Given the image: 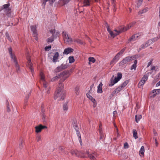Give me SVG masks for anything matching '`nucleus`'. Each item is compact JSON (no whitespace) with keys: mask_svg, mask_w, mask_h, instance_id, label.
<instances>
[{"mask_svg":"<svg viewBox=\"0 0 160 160\" xmlns=\"http://www.w3.org/2000/svg\"><path fill=\"white\" fill-rule=\"evenodd\" d=\"M160 85V81L157 83L156 86L158 87Z\"/></svg>","mask_w":160,"mask_h":160,"instance_id":"obj_61","label":"nucleus"},{"mask_svg":"<svg viewBox=\"0 0 160 160\" xmlns=\"http://www.w3.org/2000/svg\"><path fill=\"white\" fill-rule=\"evenodd\" d=\"M29 98V96H27L25 98L24 100V106H26L27 104V102L28 101V99Z\"/></svg>","mask_w":160,"mask_h":160,"instance_id":"obj_48","label":"nucleus"},{"mask_svg":"<svg viewBox=\"0 0 160 160\" xmlns=\"http://www.w3.org/2000/svg\"><path fill=\"white\" fill-rule=\"evenodd\" d=\"M40 82L41 84H42L43 86L45 88V90H47V93H49V91H50V88L47 83L45 81V79L44 75L43 73L41 72L40 74Z\"/></svg>","mask_w":160,"mask_h":160,"instance_id":"obj_3","label":"nucleus"},{"mask_svg":"<svg viewBox=\"0 0 160 160\" xmlns=\"http://www.w3.org/2000/svg\"><path fill=\"white\" fill-rule=\"evenodd\" d=\"M155 69V67L154 66H152L151 68L152 70H154Z\"/></svg>","mask_w":160,"mask_h":160,"instance_id":"obj_62","label":"nucleus"},{"mask_svg":"<svg viewBox=\"0 0 160 160\" xmlns=\"http://www.w3.org/2000/svg\"><path fill=\"white\" fill-rule=\"evenodd\" d=\"M152 63V61H150L149 62H148V67Z\"/></svg>","mask_w":160,"mask_h":160,"instance_id":"obj_63","label":"nucleus"},{"mask_svg":"<svg viewBox=\"0 0 160 160\" xmlns=\"http://www.w3.org/2000/svg\"><path fill=\"white\" fill-rule=\"evenodd\" d=\"M128 81H126L124 82L120 86L123 88L128 84Z\"/></svg>","mask_w":160,"mask_h":160,"instance_id":"obj_45","label":"nucleus"},{"mask_svg":"<svg viewBox=\"0 0 160 160\" xmlns=\"http://www.w3.org/2000/svg\"><path fill=\"white\" fill-rule=\"evenodd\" d=\"M117 113V111H115L113 112V116H114Z\"/></svg>","mask_w":160,"mask_h":160,"instance_id":"obj_64","label":"nucleus"},{"mask_svg":"<svg viewBox=\"0 0 160 160\" xmlns=\"http://www.w3.org/2000/svg\"><path fill=\"white\" fill-rule=\"evenodd\" d=\"M102 84L101 82L98 86V90L97 92L98 93H102Z\"/></svg>","mask_w":160,"mask_h":160,"instance_id":"obj_22","label":"nucleus"},{"mask_svg":"<svg viewBox=\"0 0 160 160\" xmlns=\"http://www.w3.org/2000/svg\"><path fill=\"white\" fill-rule=\"evenodd\" d=\"M148 10V8H145L142 10H140L138 12V14L140 15L143 13H144L146 12Z\"/></svg>","mask_w":160,"mask_h":160,"instance_id":"obj_24","label":"nucleus"},{"mask_svg":"<svg viewBox=\"0 0 160 160\" xmlns=\"http://www.w3.org/2000/svg\"><path fill=\"white\" fill-rule=\"evenodd\" d=\"M112 3L113 8V10L114 11H116V9L115 8V1L114 0H112Z\"/></svg>","mask_w":160,"mask_h":160,"instance_id":"obj_44","label":"nucleus"},{"mask_svg":"<svg viewBox=\"0 0 160 160\" xmlns=\"http://www.w3.org/2000/svg\"><path fill=\"white\" fill-rule=\"evenodd\" d=\"M9 53L10 54V57L14 63L17 62L16 60V58L14 54H13L12 52V50L11 48L9 49Z\"/></svg>","mask_w":160,"mask_h":160,"instance_id":"obj_11","label":"nucleus"},{"mask_svg":"<svg viewBox=\"0 0 160 160\" xmlns=\"http://www.w3.org/2000/svg\"><path fill=\"white\" fill-rule=\"evenodd\" d=\"M140 37V35L138 33H137L132 35L129 39L130 42L134 41L138 39Z\"/></svg>","mask_w":160,"mask_h":160,"instance_id":"obj_15","label":"nucleus"},{"mask_svg":"<svg viewBox=\"0 0 160 160\" xmlns=\"http://www.w3.org/2000/svg\"><path fill=\"white\" fill-rule=\"evenodd\" d=\"M23 142V140L22 139H20V142L19 144V148L20 149H22L23 147L22 143Z\"/></svg>","mask_w":160,"mask_h":160,"instance_id":"obj_42","label":"nucleus"},{"mask_svg":"<svg viewBox=\"0 0 160 160\" xmlns=\"http://www.w3.org/2000/svg\"><path fill=\"white\" fill-rule=\"evenodd\" d=\"M135 58L136 57L134 56L126 57L119 63V66H121L128 62H130L134 60Z\"/></svg>","mask_w":160,"mask_h":160,"instance_id":"obj_5","label":"nucleus"},{"mask_svg":"<svg viewBox=\"0 0 160 160\" xmlns=\"http://www.w3.org/2000/svg\"><path fill=\"white\" fill-rule=\"evenodd\" d=\"M152 93H153V94H155L156 92V89H154L152 91Z\"/></svg>","mask_w":160,"mask_h":160,"instance_id":"obj_60","label":"nucleus"},{"mask_svg":"<svg viewBox=\"0 0 160 160\" xmlns=\"http://www.w3.org/2000/svg\"><path fill=\"white\" fill-rule=\"evenodd\" d=\"M145 152L144 148L143 146H142L140 149V150L139 151V154L140 155L141 157L142 155H143L144 154V153Z\"/></svg>","mask_w":160,"mask_h":160,"instance_id":"obj_26","label":"nucleus"},{"mask_svg":"<svg viewBox=\"0 0 160 160\" xmlns=\"http://www.w3.org/2000/svg\"><path fill=\"white\" fill-rule=\"evenodd\" d=\"M156 92L155 94H153L152 95V96H151V97H152V98H154V97H155L156 96V95L157 94H159L160 93V89H156Z\"/></svg>","mask_w":160,"mask_h":160,"instance_id":"obj_38","label":"nucleus"},{"mask_svg":"<svg viewBox=\"0 0 160 160\" xmlns=\"http://www.w3.org/2000/svg\"><path fill=\"white\" fill-rule=\"evenodd\" d=\"M123 88L120 86L117 88L112 92L113 94H115L118 93L121 91Z\"/></svg>","mask_w":160,"mask_h":160,"instance_id":"obj_23","label":"nucleus"},{"mask_svg":"<svg viewBox=\"0 0 160 160\" xmlns=\"http://www.w3.org/2000/svg\"><path fill=\"white\" fill-rule=\"evenodd\" d=\"M63 1L65 3H67L69 2L70 0H63Z\"/></svg>","mask_w":160,"mask_h":160,"instance_id":"obj_59","label":"nucleus"},{"mask_svg":"<svg viewBox=\"0 0 160 160\" xmlns=\"http://www.w3.org/2000/svg\"><path fill=\"white\" fill-rule=\"evenodd\" d=\"M122 77V74L121 73L118 72L117 73V76L115 77L114 80L117 83L121 79Z\"/></svg>","mask_w":160,"mask_h":160,"instance_id":"obj_20","label":"nucleus"},{"mask_svg":"<svg viewBox=\"0 0 160 160\" xmlns=\"http://www.w3.org/2000/svg\"><path fill=\"white\" fill-rule=\"evenodd\" d=\"M133 136L135 139H136L138 138V133L137 131L135 129H133L132 131Z\"/></svg>","mask_w":160,"mask_h":160,"instance_id":"obj_27","label":"nucleus"},{"mask_svg":"<svg viewBox=\"0 0 160 160\" xmlns=\"http://www.w3.org/2000/svg\"><path fill=\"white\" fill-rule=\"evenodd\" d=\"M42 119L43 122H46L47 119V117L46 116L44 113H43L42 114Z\"/></svg>","mask_w":160,"mask_h":160,"instance_id":"obj_41","label":"nucleus"},{"mask_svg":"<svg viewBox=\"0 0 160 160\" xmlns=\"http://www.w3.org/2000/svg\"><path fill=\"white\" fill-rule=\"evenodd\" d=\"M90 5L89 0H84L83 1V6H87Z\"/></svg>","mask_w":160,"mask_h":160,"instance_id":"obj_30","label":"nucleus"},{"mask_svg":"<svg viewBox=\"0 0 160 160\" xmlns=\"http://www.w3.org/2000/svg\"><path fill=\"white\" fill-rule=\"evenodd\" d=\"M31 29L32 32V35L33 36L35 37V39L37 40H38V34L36 30V26H31L30 27Z\"/></svg>","mask_w":160,"mask_h":160,"instance_id":"obj_9","label":"nucleus"},{"mask_svg":"<svg viewBox=\"0 0 160 160\" xmlns=\"http://www.w3.org/2000/svg\"><path fill=\"white\" fill-rule=\"evenodd\" d=\"M27 59L28 61V67L30 71L32 72V74H33V73L34 72V70L32 67V64L31 62L30 57L28 56L27 58Z\"/></svg>","mask_w":160,"mask_h":160,"instance_id":"obj_10","label":"nucleus"},{"mask_svg":"<svg viewBox=\"0 0 160 160\" xmlns=\"http://www.w3.org/2000/svg\"><path fill=\"white\" fill-rule=\"evenodd\" d=\"M68 60L69 61V62L70 63H72L73 62L75 61L73 57L72 56L69 57L68 58Z\"/></svg>","mask_w":160,"mask_h":160,"instance_id":"obj_35","label":"nucleus"},{"mask_svg":"<svg viewBox=\"0 0 160 160\" xmlns=\"http://www.w3.org/2000/svg\"><path fill=\"white\" fill-rule=\"evenodd\" d=\"M138 62V61L137 60H135L134 62V63L132 65L131 68V70H132L133 69L135 70L137 67V64Z\"/></svg>","mask_w":160,"mask_h":160,"instance_id":"obj_25","label":"nucleus"},{"mask_svg":"<svg viewBox=\"0 0 160 160\" xmlns=\"http://www.w3.org/2000/svg\"><path fill=\"white\" fill-rule=\"evenodd\" d=\"M147 42L148 44V46H149L153 43V41L152 40L150 39L147 41Z\"/></svg>","mask_w":160,"mask_h":160,"instance_id":"obj_52","label":"nucleus"},{"mask_svg":"<svg viewBox=\"0 0 160 160\" xmlns=\"http://www.w3.org/2000/svg\"><path fill=\"white\" fill-rule=\"evenodd\" d=\"M148 44L146 42L145 43L142 45L140 46V47L139 48V49L140 50L142 49H143L145 48L148 47Z\"/></svg>","mask_w":160,"mask_h":160,"instance_id":"obj_29","label":"nucleus"},{"mask_svg":"<svg viewBox=\"0 0 160 160\" xmlns=\"http://www.w3.org/2000/svg\"><path fill=\"white\" fill-rule=\"evenodd\" d=\"M99 133L101 136V138H102L104 137V135L102 131V130L101 129H99Z\"/></svg>","mask_w":160,"mask_h":160,"instance_id":"obj_54","label":"nucleus"},{"mask_svg":"<svg viewBox=\"0 0 160 160\" xmlns=\"http://www.w3.org/2000/svg\"><path fill=\"white\" fill-rule=\"evenodd\" d=\"M63 86L64 85L62 83H59L54 93V98L55 99H58V100L64 99L65 92L63 89Z\"/></svg>","mask_w":160,"mask_h":160,"instance_id":"obj_2","label":"nucleus"},{"mask_svg":"<svg viewBox=\"0 0 160 160\" xmlns=\"http://www.w3.org/2000/svg\"><path fill=\"white\" fill-rule=\"evenodd\" d=\"M15 66L17 72L20 71V67L19 65L18 64V62L15 63Z\"/></svg>","mask_w":160,"mask_h":160,"instance_id":"obj_37","label":"nucleus"},{"mask_svg":"<svg viewBox=\"0 0 160 160\" xmlns=\"http://www.w3.org/2000/svg\"><path fill=\"white\" fill-rule=\"evenodd\" d=\"M73 49L71 48H65L63 52L64 54H68L70 52H72Z\"/></svg>","mask_w":160,"mask_h":160,"instance_id":"obj_21","label":"nucleus"},{"mask_svg":"<svg viewBox=\"0 0 160 160\" xmlns=\"http://www.w3.org/2000/svg\"><path fill=\"white\" fill-rule=\"evenodd\" d=\"M47 128V127L46 126L39 125L35 127V131L36 132L38 133L40 132L42 129Z\"/></svg>","mask_w":160,"mask_h":160,"instance_id":"obj_13","label":"nucleus"},{"mask_svg":"<svg viewBox=\"0 0 160 160\" xmlns=\"http://www.w3.org/2000/svg\"><path fill=\"white\" fill-rule=\"evenodd\" d=\"M5 38L8 39V40L10 41V42H12V39L9 36L8 33L7 32H6L5 33Z\"/></svg>","mask_w":160,"mask_h":160,"instance_id":"obj_39","label":"nucleus"},{"mask_svg":"<svg viewBox=\"0 0 160 160\" xmlns=\"http://www.w3.org/2000/svg\"><path fill=\"white\" fill-rule=\"evenodd\" d=\"M62 36L63 38L64 41L68 43H71L72 42L71 38L69 37L67 32L65 31H63L62 33Z\"/></svg>","mask_w":160,"mask_h":160,"instance_id":"obj_7","label":"nucleus"},{"mask_svg":"<svg viewBox=\"0 0 160 160\" xmlns=\"http://www.w3.org/2000/svg\"><path fill=\"white\" fill-rule=\"evenodd\" d=\"M55 31L54 29L50 30V32L52 34L51 37L47 39V41L48 42H52L53 41V34L55 33Z\"/></svg>","mask_w":160,"mask_h":160,"instance_id":"obj_16","label":"nucleus"},{"mask_svg":"<svg viewBox=\"0 0 160 160\" xmlns=\"http://www.w3.org/2000/svg\"><path fill=\"white\" fill-rule=\"evenodd\" d=\"M87 96L89 99L93 103V107H95L96 106V103L95 99L93 98L92 96L90 95L89 93H87Z\"/></svg>","mask_w":160,"mask_h":160,"instance_id":"obj_18","label":"nucleus"},{"mask_svg":"<svg viewBox=\"0 0 160 160\" xmlns=\"http://www.w3.org/2000/svg\"><path fill=\"white\" fill-rule=\"evenodd\" d=\"M160 38L159 37V35L158 37H157L153 38L151 39V40H152V41H153V43L156 41H157Z\"/></svg>","mask_w":160,"mask_h":160,"instance_id":"obj_47","label":"nucleus"},{"mask_svg":"<svg viewBox=\"0 0 160 160\" xmlns=\"http://www.w3.org/2000/svg\"><path fill=\"white\" fill-rule=\"evenodd\" d=\"M73 125L76 131H79V129L77 125V122H74V123H73Z\"/></svg>","mask_w":160,"mask_h":160,"instance_id":"obj_34","label":"nucleus"},{"mask_svg":"<svg viewBox=\"0 0 160 160\" xmlns=\"http://www.w3.org/2000/svg\"><path fill=\"white\" fill-rule=\"evenodd\" d=\"M119 58L116 55L113 58L112 60L110 62V64L112 66H113L115 63H116L119 60Z\"/></svg>","mask_w":160,"mask_h":160,"instance_id":"obj_17","label":"nucleus"},{"mask_svg":"<svg viewBox=\"0 0 160 160\" xmlns=\"http://www.w3.org/2000/svg\"><path fill=\"white\" fill-rule=\"evenodd\" d=\"M59 57V54L58 52H55L53 56V58L52 59V61L53 62H58L59 61V60H58V58Z\"/></svg>","mask_w":160,"mask_h":160,"instance_id":"obj_12","label":"nucleus"},{"mask_svg":"<svg viewBox=\"0 0 160 160\" xmlns=\"http://www.w3.org/2000/svg\"><path fill=\"white\" fill-rule=\"evenodd\" d=\"M59 77L58 76H56L52 78L51 79V81H55Z\"/></svg>","mask_w":160,"mask_h":160,"instance_id":"obj_56","label":"nucleus"},{"mask_svg":"<svg viewBox=\"0 0 160 160\" xmlns=\"http://www.w3.org/2000/svg\"><path fill=\"white\" fill-rule=\"evenodd\" d=\"M71 153L72 155L80 157H89L91 160H94L95 156L92 154H95L94 151L91 149L86 150L84 152L78 151L77 150H72Z\"/></svg>","mask_w":160,"mask_h":160,"instance_id":"obj_1","label":"nucleus"},{"mask_svg":"<svg viewBox=\"0 0 160 160\" xmlns=\"http://www.w3.org/2000/svg\"><path fill=\"white\" fill-rule=\"evenodd\" d=\"M76 134L77 135V136L78 137V140L79 141L80 143L82 142L81 141V134L80 133V132H79V131H76Z\"/></svg>","mask_w":160,"mask_h":160,"instance_id":"obj_33","label":"nucleus"},{"mask_svg":"<svg viewBox=\"0 0 160 160\" xmlns=\"http://www.w3.org/2000/svg\"><path fill=\"white\" fill-rule=\"evenodd\" d=\"M116 83H117L115 82L114 80L112 78H111L109 83L108 85L109 86H112Z\"/></svg>","mask_w":160,"mask_h":160,"instance_id":"obj_28","label":"nucleus"},{"mask_svg":"<svg viewBox=\"0 0 160 160\" xmlns=\"http://www.w3.org/2000/svg\"><path fill=\"white\" fill-rule=\"evenodd\" d=\"M142 118V116L140 115H137L135 116V120L137 123Z\"/></svg>","mask_w":160,"mask_h":160,"instance_id":"obj_31","label":"nucleus"},{"mask_svg":"<svg viewBox=\"0 0 160 160\" xmlns=\"http://www.w3.org/2000/svg\"><path fill=\"white\" fill-rule=\"evenodd\" d=\"M36 140L37 142H39V141L41 140V137L40 135H38L36 138Z\"/></svg>","mask_w":160,"mask_h":160,"instance_id":"obj_51","label":"nucleus"},{"mask_svg":"<svg viewBox=\"0 0 160 160\" xmlns=\"http://www.w3.org/2000/svg\"><path fill=\"white\" fill-rule=\"evenodd\" d=\"M68 109V107L67 104H65L63 105V109L64 111H67Z\"/></svg>","mask_w":160,"mask_h":160,"instance_id":"obj_46","label":"nucleus"},{"mask_svg":"<svg viewBox=\"0 0 160 160\" xmlns=\"http://www.w3.org/2000/svg\"><path fill=\"white\" fill-rule=\"evenodd\" d=\"M79 88L78 87H76L75 88L74 92L76 95H78V94L79 92Z\"/></svg>","mask_w":160,"mask_h":160,"instance_id":"obj_49","label":"nucleus"},{"mask_svg":"<svg viewBox=\"0 0 160 160\" xmlns=\"http://www.w3.org/2000/svg\"><path fill=\"white\" fill-rule=\"evenodd\" d=\"M49 0H42V3L44 5V6H45L46 4V2Z\"/></svg>","mask_w":160,"mask_h":160,"instance_id":"obj_57","label":"nucleus"},{"mask_svg":"<svg viewBox=\"0 0 160 160\" xmlns=\"http://www.w3.org/2000/svg\"><path fill=\"white\" fill-rule=\"evenodd\" d=\"M143 0H138L136 2V7L138 8H139L142 4Z\"/></svg>","mask_w":160,"mask_h":160,"instance_id":"obj_32","label":"nucleus"},{"mask_svg":"<svg viewBox=\"0 0 160 160\" xmlns=\"http://www.w3.org/2000/svg\"><path fill=\"white\" fill-rule=\"evenodd\" d=\"M68 67V65L66 64H62L61 66H58L56 69V71L59 72L63 69H65Z\"/></svg>","mask_w":160,"mask_h":160,"instance_id":"obj_14","label":"nucleus"},{"mask_svg":"<svg viewBox=\"0 0 160 160\" xmlns=\"http://www.w3.org/2000/svg\"><path fill=\"white\" fill-rule=\"evenodd\" d=\"M107 29V31L110 36L114 38L117 35H118L120 33L124 32L122 28L120 29L119 30H114L113 31H111L110 29L109 26L107 25L106 26Z\"/></svg>","mask_w":160,"mask_h":160,"instance_id":"obj_4","label":"nucleus"},{"mask_svg":"<svg viewBox=\"0 0 160 160\" xmlns=\"http://www.w3.org/2000/svg\"><path fill=\"white\" fill-rule=\"evenodd\" d=\"M9 6V4H4L3 5V7L4 8V9H7L8 8Z\"/></svg>","mask_w":160,"mask_h":160,"instance_id":"obj_55","label":"nucleus"},{"mask_svg":"<svg viewBox=\"0 0 160 160\" xmlns=\"http://www.w3.org/2000/svg\"><path fill=\"white\" fill-rule=\"evenodd\" d=\"M7 111L8 112H10V108L8 105H7Z\"/></svg>","mask_w":160,"mask_h":160,"instance_id":"obj_58","label":"nucleus"},{"mask_svg":"<svg viewBox=\"0 0 160 160\" xmlns=\"http://www.w3.org/2000/svg\"><path fill=\"white\" fill-rule=\"evenodd\" d=\"M74 41L80 44H82L83 43V42L82 40L79 39H74Z\"/></svg>","mask_w":160,"mask_h":160,"instance_id":"obj_40","label":"nucleus"},{"mask_svg":"<svg viewBox=\"0 0 160 160\" xmlns=\"http://www.w3.org/2000/svg\"><path fill=\"white\" fill-rule=\"evenodd\" d=\"M51 46H46L45 47V50L46 51H48L50 50L51 49Z\"/></svg>","mask_w":160,"mask_h":160,"instance_id":"obj_50","label":"nucleus"},{"mask_svg":"<svg viewBox=\"0 0 160 160\" xmlns=\"http://www.w3.org/2000/svg\"><path fill=\"white\" fill-rule=\"evenodd\" d=\"M148 75V74H145L142 78L138 84L139 87L140 86L142 87L145 84L147 80Z\"/></svg>","mask_w":160,"mask_h":160,"instance_id":"obj_8","label":"nucleus"},{"mask_svg":"<svg viewBox=\"0 0 160 160\" xmlns=\"http://www.w3.org/2000/svg\"><path fill=\"white\" fill-rule=\"evenodd\" d=\"M129 147V146L128 143L126 142L124 144V148L127 149Z\"/></svg>","mask_w":160,"mask_h":160,"instance_id":"obj_53","label":"nucleus"},{"mask_svg":"<svg viewBox=\"0 0 160 160\" xmlns=\"http://www.w3.org/2000/svg\"><path fill=\"white\" fill-rule=\"evenodd\" d=\"M125 50V48H123L119 52H118L116 55L119 58L120 55H121L123 53Z\"/></svg>","mask_w":160,"mask_h":160,"instance_id":"obj_36","label":"nucleus"},{"mask_svg":"<svg viewBox=\"0 0 160 160\" xmlns=\"http://www.w3.org/2000/svg\"><path fill=\"white\" fill-rule=\"evenodd\" d=\"M88 60L89 62H92V63H94L95 62V59L92 57H90L88 58Z\"/></svg>","mask_w":160,"mask_h":160,"instance_id":"obj_43","label":"nucleus"},{"mask_svg":"<svg viewBox=\"0 0 160 160\" xmlns=\"http://www.w3.org/2000/svg\"><path fill=\"white\" fill-rule=\"evenodd\" d=\"M70 75V73L68 71H64L60 75V76L61 79L59 81V83H62L65 79H66Z\"/></svg>","mask_w":160,"mask_h":160,"instance_id":"obj_6","label":"nucleus"},{"mask_svg":"<svg viewBox=\"0 0 160 160\" xmlns=\"http://www.w3.org/2000/svg\"><path fill=\"white\" fill-rule=\"evenodd\" d=\"M136 23V22H133L132 23L128 24V25L127 27H123L122 28L123 29L124 31H125L129 29L131 27H132Z\"/></svg>","mask_w":160,"mask_h":160,"instance_id":"obj_19","label":"nucleus"}]
</instances>
